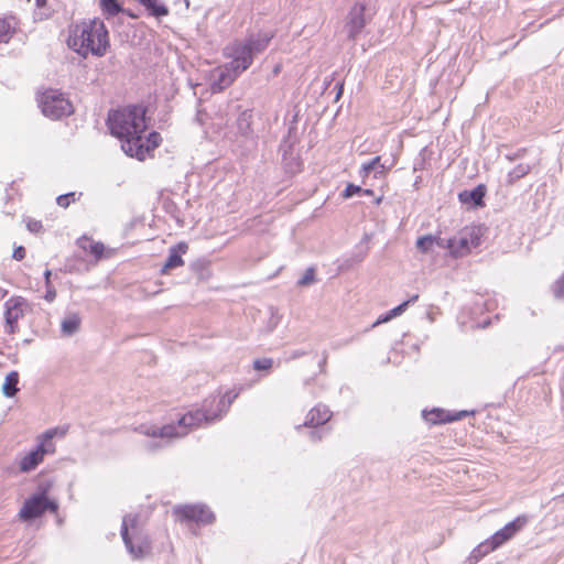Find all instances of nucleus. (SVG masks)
Listing matches in <instances>:
<instances>
[{
    "instance_id": "1",
    "label": "nucleus",
    "mask_w": 564,
    "mask_h": 564,
    "mask_svg": "<svg viewBox=\"0 0 564 564\" xmlns=\"http://www.w3.org/2000/svg\"><path fill=\"white\" fill-rule=\"evenodd\" d=\"M242 391L243 386H239L226 391L221 397L210 395L205 399L202 409L186 412L177 420L176 423L165 424L160 427H145L141 425L139 431L152 438L160 437L162 440H171L174 437H182L188 433L191 427L210 425L223 419V416L229 411L230 405Z\"/></svg>"
},
{
    "instance_id": "2",
    "label": "nucleus",
    "mask_w": 564,
    "mask_h": 564,
    "mask_svg": "<svg viewBox=\"0 0 564 564\" xmlns=\"http://www.w3.org/2000/svg\"><path fill=\"white\" fill-rule=\"evenodd\" d=\"M145 111L141 105H129L110 110L106 120L110 134L116 138L143 134L148 127Z\"/></svg>"
},
{
    "instance_id": "3",
    "label": "nucleus",
    "mask_w": 564,
    "mask_h": 564,
    "mask_svg": "<svg viewBox=\"0 0 564 564\" xmlns=\"http://www.w3.org/2000/svg\"><path fill=\"white\" fill-rule=\"evenodd\" d=\"M272 37L235 39L223 48V55L229 59L227 64L241 75L252 65L254 57L265 51Z\"/></svg>"
},
{
    "instance_id": "4",
    "label": "nucleus",
    "mask_w": 564,
    "mask_h": 564,
    "mask_svg": "<svg viewBox=\"0 0 564 564\" xmlns=\"http://www.w3.org/2000/svg\"><path fill=\"white\" fill-rule=\"evenodd\" d=\"M120 534L127 551L134 558H142L151 550V542L143 534L139 513H127L122 518Z\"/></svg>"
},
{
    "instance_id": "5",
    "label": "nucleus",
    "mask_w": 564,
    "mask_h": 564,
    "mask_svg": "<svg viewBox=\"0 0 564 564\" xmlns=\"http://www.w3.org/2000/svg\"><path fill=\"white\" fill-rule=\"evenodd\" d=\"M41 112L51 120L69 117L75 109L72 101L58 89L48 88L37 97Z\"/></svg>"
},
{
    "instance_id": "6",
    "label": "nucleus",
    "mask_w": 564,
    "mask_h": 564,
    "mask_svg": "<svg viewBox=\"0 0 564 564\" xmlns=\"http://www.w3.org/2000/svg\"><path fill=\"white\" fill-rule=\"evenodd\" d=\"M58 511V502L55 499H43L37 496L31 495L28 497L20 511L19 518L24 522H31L35 519L41 518L46 512L57 513Z\"/></svg>"
},
{
    "instance_id": "7",
    "label": "nucleus",
    "mask_w": 564,
    "mask_h": 564,
    "mask_svg": "<svg viewBox=\"0 0 564 564\" xmlns=\"http://www.w3.org/2000/svg\"><path fill=\"white\" fill-rule=\"evenodd\" d=\"M66 43L70 50L84 58L89 54L101 57L110 47L109 37H66Z\"/></svg>"
},
{
    "instance_id": "8",
    "label": "nucleus",
    "mask_w": 564,
    "mask_h": 564,
    "mask_svg": "<svg viewBox=\"0 0 564 564\" xmlns=\"http://www.w3.org/2000/svg\"><path fill=\"white\" fill-rule=\"evenodd\" d=\"M173 512L181 522H195L209 525L216 520L215 513L204 503L178 505L174 507Z\"/></svg>"
},
{
    "instance_id": "9",
    "label": "nucleus",
    "mask_w": 564,
    "mask_h": 564,
    "mask_svg": "<svg viewBox=\"0 0 564 564\" xmlns=\"http://www.w3.org/2000/svg\"><path fill=\"white\" fill-rule=\"evenodd\" d=\"M295 129L296 128L291 127L289 129L288 137H285L280 144V150L282 151L283 170L285 174L291 176L300 173L303 169V161L299 154H294L293 152V147L296 142V139H292L291 133L293 130L295 131Z\"/></svg>"
},
{
    "instance_id": "10",
    "label": "nucleus",
    "mask_w": 564,
    "mask_h": 564,
    "mask_svg": "<svg viewBox=\"0 0 564 564\" xmlns=\"http://www.w3.org/2000/svg\"><path fill=\"white\" fill-rule=\"evenodd\" d=\"M240 74L230 67L227 63L217 66L210 72L209 88L213 94H219L228 88Z\"/></svg>"
},
{
    "instance_id": "11",
    "label": "nucleus",
    "mask_w": 564,
    "mask_h": 564,
    "mask_svg": "<svg viewBox=\"0 0 564 564\" xmlns=\"http://www.w3.org/2000/svg\"><path fill=\"white\" fill-rule=\"evenodd\" d=\"M24 304L25 300L21 296H13L6 301L3 315L7 334L13 335L18 332V321L23 316Z\"/></svg>"
},
{
    "instance_id": "12",
    "label": "nucleus",
    "mask_w": 564,
    "mask_h": 564,
    "mask_svg": "<svg viewBox=\"0 0 564 564\" xmlns=\"http://www.w3.org/2000/svg\"><path fill=\"white\" fill-rule=\"evenodd\" d=\"M529 522V517L525 514L518 516L514 520L507 523L502 529L497 531L488 541L496 549L512 539L520 532Z\"/></svg>"
},
{
    "instance_id": "13",
    "label": "nucleus",
    "mask_w": 564,
    "mask_h": 564,
    "mask_svg": "<svg viewBox=\"0 0 564 564\" xmlns=\"http://www.w3.org/2000/svg\"><path fill=\"white\" fill-rule=\"evenodd\" d=\"M421 417L429 426L444 425L458 421V410H445L443 408H424L421 411Z\"/></svg>"
},
{
    "instance_id": "14",
    "label": "nucleus",
    "mask_w": 564,
    "mask_h": 564,
    "mask_svg": "<svg viewBox=\"0 0 564 564\" xmlns=\"http://www.w3.org/2000/svg\"><path fill=\"white\" fill-rule=\"evenodd\" d=\"M484 234L485 228L482 226L465 227L460 231V258L480 246Z\"/></svg>"
},
{
    "instance_id": "15",
    "label": "nucleus",
    "mask_w": 564,
    "mask_h": 564,
    "mask_svg": "<svg viewBox=\"0 0 564 564\" xmlns=\"http://www.w3.org/2000/svg\"><path fill=\"white\" fill-rule=\"evenodd\" d=\"M121 141L122 151L130 158H135L143 161L145 158L144 143L142 142V134L127 135L118 138Z\"/></svg>"
},
{
    "instance_id": "16",
    "label": "nucleus",
    "mask_w": 564,
    "mask_h": 564,
    "mask_svg": "<svg viewBox=\"0 0 564 564\" xmlns=\"http://www.w3.org/2000/svg\"><path fill=\"white\" fill-rule=\"evenodd\" d=\"M188 250V245L181 241L169 249V254L164 264L161 268V273L165 274L169 271L182 267L184 264L183 254Z\"/></svg>"
},
{
    "instance_id": "17",
    "label": "nucleus",
    "mask_w": 564,
    "mask_h": 564,
    "mask_svg": "<svg viewBox=\"0 0 564 564\" xmlns=\"http://www.w3.org/2000/svg\"><path fill=\"white\" fill-rule=\"evenodd\" d=\"M333 416V412L325 404L318 403L314 408L310 410L306 415V419L303 423V426L306 427H319L325 426V424Z\"/></svg>"
},
{
    "instance_id": "18",
    "label": "nucleus",
    "mask_w": 564,
    "mask_h": 564,
    "mask_svg": "<svg viewBox=\"0 0 564 564\" xmlns=\"http://www.w3.org/2000/svg\"><path fill=\"white\" fill-rule=\"evenodd\" d=\"M487 187L484 184L477 185L471 191L460 192V204L468 205L470 208H480L485 206V196Z\"/></svg>"
},
{
    "instance_id": "19",
    "label": "nucleus",
    "mask_w": 564,
    "mask_h": 564,
    "mask_svg": "<svg viewBox=\"0 0 564 564\" xmlns=\"http://www.w3.org/2000/svg\"><path fill=\"white\" fill-rule=\"evenodd\" d=\"M188 269L199 281H208L213 275L212 261L206 257L193 260Z\"/></svg>"
},
{
    "instance_id": "20",
    "label": "nucleus",
    "mask_w": 564,
    "mask_h": 564,
    "mask_svg": "<svg viewBox=\"0 0 564 564\" xmlns=\"http://www.w3.org/2000/svg\"><path fill=\"white\" fill-rule=\"evenodd\" d=\"M80 325L82 317L78 313H67L61 322V334L65 337H70L79 332Z\"/></svg>"
},
{
    "instance_id": "21",
    "label": "nucleus",
    "mask_w": 564,
    "mask_h": 564,
    "mask_svg": "<svg viewBox=\"0 0 564 564\" xmlns=\"http://www.w3.org/2000/svg\"><path fill=\"white\" fill-rule=\"evenodd\" d=\"M56 434V429H50L37 437V443L33 447L44 458L47 454L55 453V444L52 442Z\"/></svg>"
},
{
    "instance_id": "22",
    "label": "nucleus",
    "mask_w": 564,
    "mask_h": 564,
    "mask_svg": "<svg viewBox=\"0 0 564 564\" xmlns=\"http://www.w3.org/2000/svg\"><path fill=\"white\" fill-rule=\"evenodd\" d=\"M252 118L253 112L251 109H246L239 113L236 126L241 137L253 139Z\"/></svg>"
},
{
    "instance_id": "23",
    "label": "nucleus",
    "mask_w": 564,
    "mask_h": 564,
    "mask_svg": "<svg viewBox=\"0 0 564 564\" xmlns=\"http://www.w3.org/2000/svg\"><path fill=\"white\" fill-rule=\"evenodd\" d=\"M77 30L80 32V35H107L106 26L100 19L85 20L79 25H77Z\"/></svg>"
},
{
    "instance_id": "24",
    "label": "nucleus",
    "mask_w": 564,
    "mask_h": 564,
    "mask_svg": "<svg viewBox=\"0 0 564 564\" xmlns=\"http://www.w3.org/2000/svg\"><path fill=\"white\" fill-rule=\"evenodd\" d=\"M375 171V176L384 174L387 167L384 164H381V158L379 155L372 158L370 161L361 164L359 169V176L362 178V183H365V178Z\"/></svg>"
},
{
    "instance_id": "25",
    "label": "nucleus",
    "mask_w": 564,
    "mask_h": 564,
    "mask_svg": "<svg viewBox=\"0 0 564 564\" xmlns=\"http://www.w3.org/2000/svg\"><path fill=\"white\" fill-rule=\"evenodd\" d=\"M434 236V246L446 250V256H451L453 259H458V243L456 242L455 237H442L441 232Z\"/></svg>"
},
{
    "instance_id": "26",
    "label": "nucleus",
    "mask_w": 564,
    "mask_h": 564,
    "mask_svg": "<svg viewBox=\"0 0 564 564\" xmlns=\"http://www.w3.org/2000/svg\"><path fill=\"white\" fill-rule=\"evenodd\" d=\"M43 457L41 453H37L34 448H32L28 454H25L19 463V469L21 473H30L34 470L42 462Z\"/></svg>"
},
{
    "instance_id": "27",
    "label": "nucleus",
    "mask_w": 564,
    "mask_h": 564,
    "mask_svg": "<svg viewBox=\"0 0 564 564\" xmlns=\"http://www.w3.org/2000/svg\"><path fill=\"white\" fill-rule=\"evenodd\" d=\"M19 372L17 370L10 371L6 378L4 382L2 384V394L6 398H14L17 393L20 391L19 388Z\"/></svg>"
},
{
    "instance_id": "28",
    "label": "nucleus",
    "mask_w": 564,
    "mask_h": 564,
    "mask_svg": "<svg viewBox=\"0 0 564 564\" xmlns=\"http://www.w3.org/2000/svg\"><path fill=\"white\" fill-rule=\"evenodd\" d=\"M162 208L175 223L182 228L185 225V220L183 215L177 206V204L170 197H165L162 200Z\"/></svg>"
},
{
    "instance_id": "29",
    "label": "nucleus",
    "mask_w": 564,
    "mask_h": 564,
    "mask_svg": "<svg viewBox=\"0 0 564 564\" xmlns=\"http://www.w3.org/2000/svg\"><path fill=\"white\" fill-rule=\"evenodd\" d=\"M20 31V22L15 15L0 17V35H12Z\"/></svg>"
},
{
    "instance_id": "30",
    "label": "nucleus",
    "mask_w": 564,
    "mask_h": 564,
    "mask_svg": "<svg viewBox=\"0 0 564 564\" xmlns=\"http://www.w3.org/2000/svg\"><path fill=\"white\" fill-rule=\"evenodd\" d=\"M432 154L433 152L431 149H429V147H423L413 161V171L416 172L426 170L430 165Z\"/></svg>"
},
{
    "instance_id": "31",
    "label": "nucleus",
    "mask_w": 564,
    "mask_h": 564,
    "mask_svg": "<svg viewBox=\"0 0 564 564\" xmlns=\"http://www.w3.org/2000/svg\"><path fill=\"white\" fill-rule=\"evenodd\" d=\"M492 551H495V547L488 540H486L473 550L470 556L466 560V563L474 564Z\"/></svg>"
},
{
    "instance_id": "32",
    "label": "nucleus",
    "mask_w": 564,
    "mask_h": 564,
    "mask_svg": "<svg viewBox=\"0 0 564 564\" xmlns=\"http://www.w3.org/2000/svg\"><path fill=\"white\" fill-rule=\"evenodd\" d=\"M84 242H82V240H79V246L84 249V250H87L89 251L90 254H93L96 259H99L102 257L104 254V251H105V246L102 242L100 241H93V240H89L88 238H84Z\"/></svg>"
},
{
    "instance_id": "33",
    "label": "nucleus",
    "mask_w": 564,
    "mask_h": 564,
    "mask_svg": "<svg viewBox=\"0 0 564 564\" xmlns=\"http://www.w3.org/2000/svg\"><path fill=\"white\" fill-rule=\"evenodd\" d=\"M365 10H366L365 6L360 4V3L355 4L351 9L350 23L357 30L362 28L365 24V18H364Z\"/></svg>"
},
{
    "instance_id": "34",
    "label": "nucleus",
    "mask_w": 564,
    "mask_h": 564,
    "mask_svg": "<svg viewBox=\"0 0 564 564\" xmlns=\"http://www.w3.org/2000/svg\"><path fill=\"white\" fill-rule=\"evenodd\" d=\"M147 10L150 11L151 15L160 18L169 14V9L166 6L158 2V0H149L141 3Z\"/></svg>"
},
{
    "instance_id": "35",
    "label": "nucleus",
    "mask_w": 564,
    "mask_h": 564,
    "mask_svg": "<svg viewBox=\"0 0 564 564\" xmlns=\"http://www.w3.org/2000/svg\"><path fill=\"white\" fill-rule=\"evenodd\" d=\"M99 4L101 11L110 17L117 15L123 10L119 0H100Z\"/></svg>"
},
{
    "instance_id": "36",
    "label": "nucleus",
    "mask_w": 564,
    "mask_h": 564,
    "mask_svg": "<svg viewBox=\"0 0 564 564\" xmlns=\"http://www.w3.org/2000/svg\"><path fill=\"white\" fill-rule=\"evenodd\" d=\"M434 241V235H425L416 239L415 246L420 252L427 253L430 251H433Z\"/></svg>"
},
{
    "instance_id": "37",
    "label": "nucleus",
    "mask_w": 564,
    "mask_h": 564,
    "mask_svg": "<svg viewBox=\"0 0 564 564\" xmlns=\"http://www.w3.org/2000/svg\"><path fill=\"white\" fill-rule=\"evenodd\" d=\"M53 485H54L53 479L40 480L36 484L35 490L32 495L37 496L39 498H43V499H51L48 497V492L52 489Z\"/></svg>"
},
{
    "instance_id": "38",
    "label": "nucleus",
    "mask_w": 564,
    "mask_h": 564,
    "mask_svg": "<svg viewBox=\"0 0 564 564\" xmlns=\"http://www.w3.org/2000/svg\"><path fill=\"white\" fill-rule=\"evenodd\" d=\"M83 193L77 192H68L66 194L58 195L56 197V204L59 207L67 208L72 203H75L80 198Z\"/></svg>"
},
{
    "instance_id": "39",
    "label": "nucleus",
    "mask_w": 564,
    "mask_h": 564,
    "mask_svg": "<svg viewBox=\"0 0 564 564\" xmlns=\"http://www.w3.org/2000/svg\"><path fill=\"white\" fill-rule=\"evenodd\" d=\"M161 142H162V137L158 131L149 132V134L145 138V144H144L145 153L159 148Z\"/></svg>"
},
{
    "instance_id": "40",
    "label": "nucleus",
    "mask_w": 564,
    "mask_h": 564,
    "mask_svg": "<svg viewBox=\"0 0 564 564\" xmlns=\"http://www.w3.org/2000/svg\"><path fill=\"white\" fill-rule=\"evenodd\" d=\"M531 167L529 164H518L508 175L509 183H514L530 172Z\"/></svg>"
},
{
    "instance_id": "41",
    "label": "nucleus",
    "mask_w": 564,
    "mask_h": 564,
    "mask_svg": "<svg viewBox=\"0 0 564 564\" xmlns=\"http://www.w3.org/2000/svg\"><path fill=\"white\" fill-rule=\"evenodd\" d=\"M417 300H419V294H413L408 300L403 301L395 307L391 308L390 315H392L393 318L397 316H400L401 314H403L405 312V310L409 307L410 304L415 303Z\"/></svg>"
},
{
    "instance_id": "42",
    "label": "nucleus",
    "mask_w": 564,
    "mask_h": 564,
    "mask_svg": "<svg viewBox=\"0 0 564 564\" xmlns=\"http://www.w3.org/2000/svg\"><path fill=\"white\" fill-rule=\"evenodd\" d=\"M315 268L308 267L301 279L297 280L296 284L299 286H308L316 282Z\"/></svg>"
},
{
    "instance_id": "43",
    "label": "nucleus",
    "mask_w": 564,
    "mask_h": 564,
    "mask_svg": "<svg viewBox=\"0 0 564 564\" xmlns=\"http://www.w3.org/2000/svg\"><path fill=\"white\" fill-rule=\"evenodd\" d=\"M311 429L312 430L308 432V438L312 442H319V441H322L330 432V429L327 427V426L311 427Z\"/></svg>"
},
{
    "instance_id": "44",
    "label": "nucleus",
    "mask_w": 564,
    "mask_h": 564,
    "mask_svg": "<svg viewBox=\"0 0 564 564\" xmlns=\"http://www.w3.org/2000/svg\"><path fill=\"white\" fill-rule=\"evenodd\" d=\"M551 290L556 300L564 301V273L552 284Z\"/></svg>"
},
{
    "instance_id": "45",
    "label": "nucleus",
    "mask_w": 564,
    "mask_h": 564,
    "mask_svg": "<svg viewBox=\"0 0 564 564\" xmlns=\"http://www.w3.org/2000/svg\"><path fill=\"white\" fill-rule=\"evenodd\" d=\"M273 366V359L272 358H257L252 362V367L257 371H268Z\"/></svg>"
},
{
    "instance_id": "46",
    "label": "nucleus",
    "mask_w": 564,
    "mask_h": 564,
    "mask_svg": "<svg viewBox=\"0 0 564 564\" xmlns=\"http://www.w3.org/2000/svg\"><path fill=\"white\" fill-rule=\"evenodd\" d=\"M360 192H361L360 185H357L354 183H348L346 185V187L344 188V191L340 193V196L344 199H349L355 195H360Z\"/></svg>"
},
{
    "instance_id": "47",
    "label": "nucleus",
    "mask_w": 564,
    "mask_h": 564,
    "mask_svg": "<svg viewBox=\"0 0 564 564\" xmlns=\"http://www.w3.org/2000/svg\"><path fill=\"white\" fill-rule=\"evenodd\" d=\"M26 228L32 234H39L43 230V225L41 220L29 218L26 220Z\"/></svg>"
},
{
    "instance_id": "48",
    "label": "nucleus",
    "mask_w": 564,
    "mask_h": 564,
    "mask_svg": "<svg viewBox=\"0 0 564 564\" xmlns=\"http://www.w3.org/2000/svg\"><path fill=\"white\" fill-rule=\"evenodd\" d=\"M26 251L23 246H18L13 249L12 258L17 261H21L25 258Z\"/></svg>"
},
{
    "instance_id": "49",
    "label": "nucleus",
    "mask_w": 564,
    "mask_h": 564,
    "mask_svg": "<svg viewBox=\"0 0 564 564\" xmlns=\"http://www.w3.org/2000/svg\"><path fill=\"white\" fill-rule=\"evenodd\" d=\"M366 256H367V251L354 254L350 259L345 260L346 267H350L352 262H355V263L361 262L366 258Z\"/></svg>"
},
{
    "instance_id": "50",
    "label": "nucleus",
    "mask_w": 564,
    "mask_h": 564,
    "mask_svg": "<svg viewBox=\"0 0 564 564\" xmlns=\"http://www.w3.org/2000/svg\"><path fill=\"white\" fill-rule=\"evenodd\" d=\"M44 299L47 302H50V303L53 302L56 299V290L53 286V284L52 285H45Z\"/></svg>"
},
{
    "instance_id": "51",
    "label": "nucleus",
    "mask_w": 564,
    "mask_h": 564,
    "mask_svg": "<svg viewBox=\"0 0 564 564\" xmlns=\"http://www.w3.org/2000/svg\"><path fill=\"white\" fill-rule=\"evenodd\" d=\"M163 446L162 441H149L145 443V448L148 452H154Z\"/></svg>"
},
{
    "instance_id": "52",
    "label": "nucleus",
    "mask_w": 564,
    "mask_h": 564,
    "mask_svg": "<svg viewBox=\"0 0 564 564\" xmlns=\"http://www.w3.org/2000/svg\"><path fill=\"white\" fill-rule=\"evenodd\" d=\"M393 317L392 315H390V311L386 312L384 314H381L377 319L376 322L372 324V326H377V325H380V324H383V323H387L389 321H391Z\"/></svg>"
},
{
    "instance_id": "53",
    "label": "nucleus",
    "mask_w": 564,
    "mask_h": 564,
    "mask_svg": "<svg viewBox=\"0 0 564 564\" xmlns=\"http://www.w3.org/2000/svg\"><path fill=\"white\" fill-rule=\"evenodd\" d=\"M335 89H336V96H335V100H338L343 93H344V83L343 82H337L336 85H335Z\"/></svg>"
},
{
    "instance_id": "54",
    "label": "nucleus",
    "mask_w": 564,
    "mask_h": 564,
    "mask_svg": "<svg viewBox=\"0 0 564 564\" xmlns=\"http://www.w3.org/2000/svg\"><path fill=\"white\" fill-rule=\"evenodd\" d=\"M306 355L305 350L302 349H295L291 352L290 359H297Z\"/></svg>"
},
{
    "instance_id": "55",
    "label": "nucleus",
    "mask_w": 564,
    "mask_h": 564,
    "mask_svg": "<svg viewBox=\"0 0 564 564\" xmlns=\"http://www.w3.org/2000/svg\"><path fill=\"white\" fill-rule=\"evenodd\" d=\"M326 364H327V354L326 352H323V358L321 359V361L318 362V367L321 369L322 372L325 371V367H326Z\"/></svg>"
},
{
    "instance_id": "56",
    "label": "nucleus",
    "mask_w": 564,
    "mask_h": 564,
    "mask_svg": "<svg viewBox=\"0 0 564 564\" xmlns=\"http://www.w3.org/2000/svg\"><path fill=\"white\" fill-rule=\"evenodd\" d=\"M51 276H52V271L46 269L44 271V283H45V285H52Z\"/></svg>"
},
{
    "instance_id": "57",
    "label": "nucleus",
    "mask_w": 564,
    "mask_h": 564,
    "mask_svg": "<svg viewBox=\"0 0 564 564\" xmlns=\"http://www.w3.org/2000/svg\"><path fill=\"white\" fill-rule=\"evenodd\" d=\"M204 113H205V111H204V110L198 109V110H197V113H196V117H195V121H196L198 124H200V126H203V124H204V121H203V118H202V116H203Z\"/></svg>"
},
{
    "instance_id": "58",
    "label": "nucleus",
    "mask_w": 564,
    "mask_h": 564,
    "mask_svg": "<svg viewBox=\"0 0 564 564\" xmlns=\"http://www.w3.org/2000/svg\"><path fill=\"white\" fill-rule=\"evenodd\" d=\"M373 194H375L373 189H371V188H362V187H361L360 195H364V196H373Z\"/></svg>"
},
{
    "instance_id": "59",
    "label": "nucleus",
    "mask_w": 564,
    "mask_h": 564,
    "mask_svg": "<svg viewBox=\"0 0 564 564\" xmlns=\"http://www.w3.org/2000/svg\"><path fill=\"white\" fill-rule=\"evenodd\" d=\"M35 3H36V8L39 10L44 9L47 6V1L46 0H35Z\"/></svg>"
},
{
    "instance_id": "60",
    "label": "nucleus",
    "mask_w": 564,
    "mask_h": 564,
    "mask_svg": "<svg viewBox=\"0 0 564 564\" xmlns=\"http://www.w3.org/2000/svg\"><path fill=\"white\" fill-rule=\"evenodd\" d=\"M11 37H0V46L7 45Z\"/></svg>"
},
{
    "instance_id": "61",
    "label": "nucleus",
    "mask_w": 564,
    "mask_h": 564,
    "mask_svg": "<svg viewBox=\"0 0 564 564\" xmlns=\"http://www.w3.org/2000/svg\"><path fill=\"white\" fill-rule=\"evenodd\" d=\"M50 15H51V12H39L40 19H45V18H48Z\"/></svg>"
},
{
    "instance_id": "62",
    "label": "nucleus",
    "mask_w": 564,
    "mask_h": 564,
    "mask_svg": "<svg viewBox=\"0 0 564 564\" xmlns=\"http://www.w3.org/2000/svg\"><path fill=\"white\" fill-rule=\"evenodd\" d=\"M468 414H469V412H468V411L460 410V412H459L460 420H462L463 417L467 416Z\"/></svg>"
},
{
    "instance_id": "63",
    "label": "nucleus",
    "mask_w": 564,
    "mask_h": 564,
    "mask_svg": "<svg viewBox=\"0 0 564 564\" xmlns=\"http://www.w3.org/2000/svg\"><path fill=\"white\" fill-rule=\"evenodd\" d=\"M381 200H382V196L377 197V198H376V200H375V203H376L377 205H379V204L381 203Z\"/></svg>"
},
{
    "instance_id": "64",
    "label": "nucleus",
    "mask_w": 564,
    "mask_h": 564,
    "mask_svg": "<svg viewBox=\"0 0 564 564\" xmlns=\"http://www.w3.org/2000/svg\"><path fill=\"white\" fill-rule=\"evenodd\" d=\"M420 182H421V177H420V176H417V177H416V180H415V182H414V186H417V184H419Z\"/></svg>"
}]
</instances>
